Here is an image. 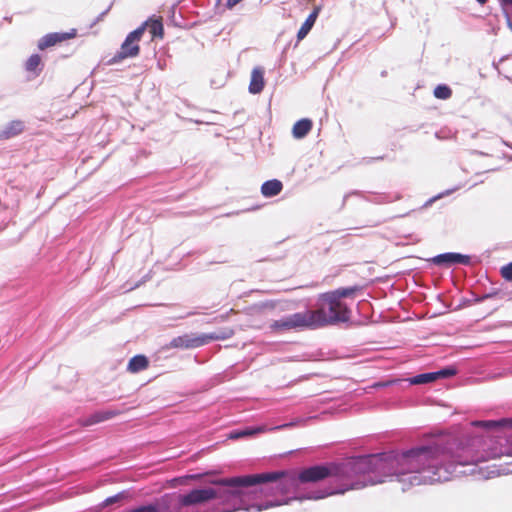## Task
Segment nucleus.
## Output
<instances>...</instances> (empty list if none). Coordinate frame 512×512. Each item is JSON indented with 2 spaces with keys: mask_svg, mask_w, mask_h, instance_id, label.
I'll return each instance as SVG.
<instances>
[{
  "mask_svg": "<svg viewBox=\"0 0 512 512\" xmlns=\"http://www.w3.org/2000/svg\"><path fill=\"white\" fill-rule=\"evenodd\" d=\"M336 471V487L316 489L300 498L319 500L383 483L388 477H395L402 484L403 491L455 477L448 437L436 438L406 450L350 457L336 462Z\"/></svg>",
  "mask_w": 512,
  "mask_h": 512,
  "instance_id": "1",
  "label": "nucleus"
},
{
  "mask_svg": "<svg viewBox=\"0 0 512 512\" xmlns=\"http://www.w3.org/2000/svg\"><path fill=\"white\" fill-rule=\"evenodd\" d=\"M331 478L327 487L337 486L336 462L317 464L303 469L299 473L272 471L259 474L234 476L238 493L245 504L244 510L257 512L288 504L291 500H300L301 496L312 493H299L300 483H314ZM315 490H313L314 492ZM303 500H307L303 498Z\"/></svg>",
  "mask_w": 512,
  "mask_h": 512,
  "instance_id": "2",
  "label": "nucleus"
},
{
  "mask_svg": "<svg viewBox=\"0 0 512 512\" xmlns=\"http://www.w3.org/2000/svg\"><path fill=\"white\" fill-rule=\"evenodd\" d=\"M472 425L483 428L489 435L448 437L455 477L474 473L481 462L503 456L512 458V434L505 432V429L512 428V418L477 420ZM500 474H512V460L504 462L500 469L492 470L488 477Z\"/></svg>",
  "mask_w": 512,
  "mask_h": 512,
  "instance_id": "3",
  "label": "nucleus"
},
{
  "mask_svg": "<svg viewBox=\"0 0 512 512\" xmlns=\"http://www.w3.org/2000/svg\"><path fill=\"white\" fill-rule=\"evenodd\" d=\"M211 486L192 489L188 493L162 496L161 512H234L245 504L233 477L209 480Z\"/></svg>",
  "mask_w": 512,
  "mask_h": 512,
  "instance_id": "4",
  "label": "nucleus"
},
{
  "mask_svg": "<svg viewBox=\"0 0 512 512\" xmlns=\"http://www.w3.org/2000/svg\"><path fill=\"white\" fill-rule=\"evenodd\" d=\"M314 329L339 323L349 322L352 311L343 301H338L329 293L319 296V304L316 310H309Z\"/></svg>",
  "mask_w": 512,
  "mask_h": 512,
  "instance_id": "5",
  "label": "nucleus"
},
{
  "mask_svg": "<svg viewBox=\"0 0 512 512\" xmlns=\"http://www.w3.org/2000/svg\"><path fill=\"white\" fill-rule=\"evenodd\" d=\"M270 327L275 331L314 329L309 310L283 316L275 320Z\"/></svg>",
  "mask_w": 512,
  "mask_h": 512,
  "instance_id": "6",
  "label": "nucleus"
},
{
  "mask_svg": "<svg viewBox=\"0 0 512 512\" xmlns=\"http://www.w3.org/2000/svg\"><path fill=\"white\" fill-rule=\"evenodd\" d=\"M205 345V339L202 334L190 333L174 337L166 348L172 349H194Z\"/></svg>",
  "mask_w": 512,
  "mask_h": 512,
  "instance_id": "7",
  "label": "nucleus"
},
{
  "mask_svg": "<svg viewBox=\"0 0 512 512\" xmlns=\"http://www.w3.org/2000/svg\"><path fill=\"white\" fill-rule=\"evenodd\" d=\"M350 196H358V197L363 198L365 201L371 202L374 204L390 203V202L400 199L399 194L390 195V194H385V193H381V194L369 193L368 195H366L362 191L353 190L344 195L343 201H342V207L346 204V201Z\"/></svg>",
  "mask_w": 512,
  "mask_h": 512,
  "instance_id": "8",
  "label": "nucleus"
},
{
  "mask_svg": "<svg viewBox=\"0 0 512 512\" xmlns=\"http://www.w3.org/2000/svg\"><path fill=\"white\" fill-rule=\"evenodd\" d=\"M432 263L438 266H446L450 267L455 264H463L469 265L471 263V258L469 255L456 253V252H446L442 254H438L431 259Z\"/></svg>",
  "mask_w": 512,
  "mask_h": 512,
  "instance_id": "9",
  "label": "nucleus"
},
{
  "mask_svg": "<svg viewBox=\"0 0 512 512\" xmlns=\"http://www.w3.org/2000/svg\"><path fill=\"white\" fill-rule=\"evenodd\" d=\"M140 47L136 42L129 40L126 36L124 42L121 45L120 51H118L110 60V64H116L121 60L129 57H135L139 54Z\"/></svg>",
  "mask_w": 512,
  "mask_h": 512,
  "instance_id": "10",
  "label": "nucleus"
},
{
  "mask_svg": "<svg viewBox=\"0 0 512 512\" xmlns=\"http://www.w3.org/2000/svg\"><path fill=\"white\" fill-rule=\"evenodd\" d=\"M76 36V30L72 29L70 32H54L44 35L38 41V48L44 50L48 47L55 45L56 43L66 41Z\"/></svg>",
  "mask_w": 512,
  "mask_h": 512,
  "instance_id": "11",
  "label": "nucleus"
},
{
  "mask_svg": "<svg viewBox=\"0 0 512 512\" xmlns=\"http://www.w3.org/2000/svg\"><path fill=\"white\" fill-rule=\"evenodd\" d=\"M119 414L118 410L114 409H107V410H98L92 413L90 416L85 418L82 422L84 426H92L104 421H107L109 419L114 418Z\"/></svg>",
  "mask_w": 512,
  "mask_h": 512,
  "instance_id": "12",
  "label": "nucleus"
},
{
  "mask_svg": "<svg viewBox=\"0 0 512 512\" xmlns=\"http://www.w3.org/2000/svg\"><path fill=\"white\" fill-rule=\"evenodd\" d=\"M264 88V72L262 68L255 67L251 73V80L249 84V92L251 94H258Z\"/></svg>",
  "mask_w": 512,
  "mask_h": 512,
  "instance_id": "13",
  "label": "nucleus"
},
{
  "mask_svg": "<svg viewBox=\"0 0 512 512\" xmlns=\"http://www.w3.org/2000/svg\"><path fill=\"white\" fill-rule=\"evenodd\" d=\"M24 130V123L21 120H12L0 130V140L9 139L19 135Z\"/></svg>",
  "mask_w": 512,
  "mask_h": 512,
  "instance_id": "14",
  "label": "nucleus"
},
{
  "mask_svg": "<svg viewBox=\"0 0 512 512\" xmlns=\"http://www.w3.org/2000/svg\"><path fill=\"white\" fill-rule=\"evenodd\" d=\"M283 189V184L280 180L271 179L265 181L261 186V193L264 197L270 198L278 195Z\"/></svg>",
  "mask_w": 512,
  "mask_h": 512,
  "instance_id": "15",
  "label": "nucleus"
},
{
  "mask_svg": "<svg viewBox=\"0 0 512 512\" xmlns=\"http://www.w3.org/2000/svg\"><path fill=\"white\" fill-rule=\"evenodd\" d=\"M312 121L308 118L298 120L292 129V134L296 139L304 138L312 129Z\"/></svg>",
  "mask_w": 512,
  "mask_h": 512,
  "instance_id": "16",
  "label": "nucleus"
},
{
  "mask_svg": "<svg viewBox=\"0 0 512 512\" xmlns=\"http://www.w3.org/2000/svg\"><path fill=\"white\" fill-rule=\"evenodd\" d=\"M149 365L148 358L145 355L138 354L133 356L128 363L127 370L131 373H138L145 370Z\"/></svg>",
  "mask_w": 512,
  "mask_h": 512,
  "instance_id": "17",
  "label": "nucleus"
},
{
  "mask_svg": "<svg viewBox=\"0 0 512 512\" xmlns=\"http://www.w3.org/2000/svg\"><path fill=\"white\" fill-rule=\"evenodd\" d=\"M264 431L262 427H246L243 429H236L228 434V438L232 440H238L242 438L252 437L258 433Z\"/></svg>",
  "mask_w": 512,
  "mask_h": 512,
  "instance_id": "18",
  "label": "nucleus"
},
{
  "mask_svg": "<svg viewBox=\"0 0 512 512\" xmlns=\"http://www.w3.org/2000/svg\"><path fill=\"white\" fill-rule=\"evenodd\" d=\"M319 13V8L314 9L309 16L306 18L305 22L302 24L300 29L297 32V39L302 40L306 37V35L309 33V31L312 29L317 16Z\"/></svg>",
  "mask_w": 512,
  "mask_h": 512,
  "instance_id": "19",
  "label": "nucleus"
},
{
  "mask_svg": "<svg viewBox=\"0 0 512 512\" xmlns=\"http://www.w3.org/2000/svg\"><path fill=\"white\" fill-rule=\"evenodd\" d=\"M496 69L500 75L509 81H512V57H502L496 64Z\"/></svg>",
  "mask_w": 512,
  "mask_h": 512,
  "instance_id": "20",
  "label": "nucleus"
},
{
  "mask_svg": "<svg viewBox=\"0 0 512 512\" xmlns=\"http://www.w3.org/2000/svg\"><path fill=\"white\" fill-rule=\"evenodd\" d=\"M360 290V286L354 285L349 287H341L333 291H329L328 293L332 295L334 298H336L338 301H342L343 298L353 297Z\"/></svg>",
  "mask_w": 512,
  "mask_h": 512,
  "instance_id": "21",
  "label": "nucleus"
},
{
  "mask_svg": "<svg viewBox=\"0 0 512 512\" xmlns=\"http://www.w3.org/2000/svg\"><path fill=\"white\" fill-rule=\"evenodd\" d=\"M233 331L230 329L218 331V332H212V333H203L204 339H205V345L209 344L212 341H218V340H226L232 337Z\"/></svg>",
  "mask_w": 512,
  "mask_h": 512,
  "instance_id": "22",
  "label": "nucleus"
},
{
  "mask_svg": "<svg viewBox=\"0 0 512 512\" xmlns=\"http://www.w3.org/2000/svg\"><path fill=\"white\" fill-rule=\"evenodd\" d=\"M436 381L435 373L433 372H427V373H421L418 375H415L411 378H409V383L411 385H422V384H428Z\"/></svg>",
  "mask_w": 512,
  "mask_h": 512,
  "instance_id": "23",
  "label": "nucleus"
},
{
  "mask_svg": "<svg viewBox=\"0 0 512 512\" xmlns=\"http://www.w3.org/2000/svg\"><path fill=\"white\" fill-rule=\"evenodd\" d=\"M40 65H41V58L38 54H32L26 61V64H25V69L28 71V72H33L35 73L36 75H39V73L41 72V68H40Z\"/></svg>",
  "mask_w": 512,
  "mask_h": 512,
  "instance_id": "24",
  "label": "nucleus"
},
{
  "mask_svg": "<svg viewBox=\"0 0 512 512\" xmlns=\"http://www.w3.org/2000/svg\"><path fill=\"white\" fill-rule=\"evenodd\" d=\"M149 29L152 38H162L163 37V24L160 20H150L148 21L147 27Z\"/></svg>",
  "mask_w": 512,
  "mask_h": 512,
  "instance_id": "25",
  "label": "nucleus"
},
{
  "mask_svg": "<svg viewBox=\"0 0 512 512\" xmlns=\"http://www.w3.org/2000/svg\"><path fill=\"white\" fill-rule=\"evenodd\" d=\"M452 90L446 84H439L434 89V96L441 100H446L451 97Z\"/></svg>",
  "mask_w": 512,
  "mask_h": 512,
  "instance_id": "26",
  "label": "nucleus"
},
{
  "mask_svg": "<svg viewBox=\"0 0 512 512\" xmlns=\"http://www.w3.org/2000/svg\"><path fill=\"white\" fill-rule=\"evenodd\" d=\"M436 380L447 379L457 374V369L454 366H446L437 371H434Z\"/></svg>",
  "mask_w": 512,
  "mask_h": 512,
  "instance_id": "27",
  "label": "nucleus"
},
{
  "mask_svg": "<svg viewBox=\"0 0 512 512\" xmlns=\"http://www.w3.org/2000/svg\"><path fill=\"white\" fill-rule=\"evenodd\" d=\"M147 24H148V21H145L138 28H136L135 30L130 32L127 35L129 37V40H132L133 42L137 43L141 39V37H142L146 27H147Z\"/></svg>",
  "mask_w": 512,
  "mask_h": 512,
  "instance_id": "28",
  "label": "nucleus"
},
{
  "mask_svg": "<svg viewBox=\"0 0 512 512\" xmlns=\"http://www.w3.org/2000/svg\"><path fill=\"white\" fill-rule=\"evenodd\" d=\"M127 497L126 491H121L113 496L107 497L103 502L102 506L107 507Z\"/></svg>",
  "mask_w": 512,
  "mask_h": 512,
  "instance_id": "29",
  "label": "nucleus"
},
{
  "mask_svg": "<svg viewBox=\"0 0 512 512\" xmlns=\"http://www.w3.org/2000/svg\"><path fill=\"white\" fill-rule=\"evenodd\" d=\"M501 275L507 281H512V262L501 268Z\"/></svg>",
  "mask_w": 512,
  "mask_h": 512,
  "instance_id": "30",
  "label": "nucleus"
},
{
  "mask_svg": "<svg viewBox=\"0 0 512 512\" xmlns=\"http://www.w3.org/2000/svg\"><path fill=\"white\" fill-rule=\"evenodd\" d=\"M499 293H500L499 290L493 289L492 291L485 293L482 296L476 297L475 302L481 303V302L485 301L486 299L496 297L497 295H499Z\"/></svg>",
  "mask_w": 512,
  "mask_h": 512,
  "instance_id": "31",
  "label": "nucleus"
},
{
  "mask_svg": "<svg viewBox=\"0 0 512 512\" xmlns=\"http://www.w3.org/2000/svg\"><path fill=\"white\" fill-rule=\"evenodd\" d=\"M454 190H455V189H453V191H454ZM451 192H452V190H448V191H446V192H444V193H440L439 195H437V196H435V197H433V198L429 199V200L425 203V206L430 205V204H431L433 201H435L436 199H439V198L443 197L444 195H448V194H450Z\"/></svg>",
  "mask_w": 512,
  "mask_h": 512,
  "instance_id": "32",
  "label": "nucleus"
},
{
  "mask_svg": "<svg viewBox=\"0 0 512 512\" xmlns=\"http://www.w3.org/2000/svg\"><path fill=\"white\" fill-rule=\"evenodd\" d=\"M111 6H112V4H110V5L107 7V9H106V10H104L103 12H101V13L97 16V18L95 19L94 23H97V22L101 21V20L103 19V17H104V16H105L109 11H110Z\"/></svg>",
  "mask_w": 512,
  "mask_h": 512,
  "instance_id": "33",
  "label": "nucleus"
},
{
  "mask_svg": "<svg viewBox=\"0 0 512 512\" xmlns=\"http://www.w3.org/2000/svg\"><path fill=\"white\" fill-rule=\"evenodd\" d=\"M241 1L242 0H227V6L229 8L234 7L235 5H237Z\"/></svg>",
  "mask_w": 512,
  "mask_h": 512,
  "instance_id": "34",
  "label": "nucleus"
},
{
  "mask_svg": "<svg viewBox=\"0 0 512 512\" xmlns=\"http://www.w3.org/2000/svg\"><path fill=\"white\" fill-rule=\"evenodd\" d=\"M502 6L512 5V0H500Z\"/></svg>",
  "mask_w": 512,
  "mask_h": 512,
  "instance_id": "35",
  "label": "nucleus"
},
{
  "mask_svg": "<svg viewBox=\"0 0 512 512\" xmlns=\"http://www.w3.org/2000/svg\"><path fill=\"white\" fill-rule=\"evenodd\" d=\"M390 384V382H386V383H377L375 386L377 387H386Z\"/></svg>",
  "mask_w": 512,
  "mask_h": 512,
  "instance_id": "36",
  "label": "nucleus"
},
{
  "mask_svg": "<svg viewBox=\"0 0 512 512\" xmlns=\"http://www.w3.org/2000/svg\"><path fill=\"white\" fill-rule=\"evenodd\" d=\"M381 76H382V77H386V76H387V71H386V70L382 71V72H381Z\"/></svg>",
  "mask_w": 512,
  "mask_h": 512,
  "instance_id": "37",
  "label": "nucleus"
},
{
  "mask_svg": "<svg viewBox=\"0 0 512 512\" xmlns=\"http://www.w3.org/2000/svg\"><path fill=\"white\" fill-rule=\"evenodd\" d=\"M478 3L480 4H485L487 2V0H476Z\"/></svg>",
  "mask_w": 512,
  "mask_h": 512,
  "instance_id": "38",
  "label": "nucleus"
},
{
  "mask_svg": "<svg viewBox=\"0 0 512 512\" xmlns=\"http://www.w3.org/2000/svg\"><path fill=\"white\" fill-rule=\"evenodd\" d=\"M292 425H293L292 423L284 424L283 427L292 426ZM279 428H282V426H280Z\"/></svg>",
  "mask_w": 512,
  "mask_h": 512,
  "instance_id": "39",
  "label": "nucleus"
},
{
  "mask_svg": "<svg viewBox=\"0 0 512 512\" xmlns=\"http://www.w3.org/2000/svg\"><path fill=\"white\" fill-rule=\"evenodd\" d=\"M507 19H508V25H509V27H512V23H511V21H510V19H509V17H508V16H507Z\"/></svg>",
  "mask_w": 512,
  "mask_h": 512,
  "instance_id": "40",
  "label": "nucleus"
}]
</instances>
